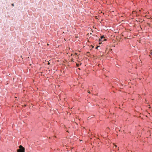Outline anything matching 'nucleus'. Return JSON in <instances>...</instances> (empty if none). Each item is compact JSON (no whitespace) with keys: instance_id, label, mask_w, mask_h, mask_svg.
Instances as JSON below:
<instances>
[{"instance_id":"1","label":"nucleus","mask_w":152,"mask_h":152,"mask_svg":"<svg viewBox=\"0 0 152 152\" xmlns=\"http://www.w3.org/2000/svg\"><path fill=\"white\" fill-rule=\"evenodd\" d=\"M19 149L17 150V152H25V148L20 145L19 146Z\"/></svg>"},{"instance_id":"2","label":"nucleus","mask_w":152,"mask_h":152,"mask_svg":"<svg viewBox=\"0 0 152 152\" xmlns=\"http://www.w3.org/2000/svg\"><path fill=\"white\" fill-rule=\"evenodd\" d=\"M104 38V35H103V36H101V39H99V42H100V41H101V39H103V38Z\"/></svg>"},{"instance_id":"3","label":"nucleus","mask_w":152,"mask_h":152,"mask_svg":"<svg viewBox=\"0 0 152 152\" xmlns=\"http://www.w3.org/2000/svg\"><path fill=\"white\" fill-rule=\"evenodd\" d=\"M99 46H96V49H98V47H99Z\"/></svg>"},{"instance_id":"4","label":"nucleus","mask_w":152,"mask_h":152,"mask_svg":"<svg viewBox=\"0 0 152 152\" xmlns=\"http://www.w3.org/2000/svg\"><path fill=\"white\" fill-rule=\"evenodd\" d=\"M12 6H14V4H12Z\"/></svg>"},{"instance_id":"5","label":"nucleus","mask_w":152,"mask_h":152,"mask_svg":"<svg viewBox=\"0 0 152 152\" xmlns=\"http://www.w3.org/2000/svg\"><path fill=\"white\" fill-rule=\"evenodd\" d=\"M77 66L78 67L79 66V64H77Z\"/></svg>"},{"instance_id":"6","label":"nucleus","mask_w":152,"mask_h":152,"mask_svg":"<svg viewBox=\"0 0 152 152\" xmlns=\"http://www.w3.org/2000/svg\"><path fill=\"white\" fill-rule=\"evenodd\" d=\"M151 54L152 55V50H151Z\"/></svg>"},{"instance_id":"7","label":"nucleus","mask_w":152,"mask_h":152,"mask_svg":"<svg viewBox=\"0 0 152 152\" xmlns=\"http://www.w3.org/2000/svg\"><path fill=\"white\" fill-rule=\"evenodd\" d=\"M88 92L89 93H90V91H88Z\"/></svg>"},{"instance_id":"8","label":"nucleus","mask_w":152,"mask_h":152,"mask_svg":"<svg viewBox=\"0 0 152 152\" xmlns=\"http://www.w3.org/2000/svg\"><path fill=\"white\" fill-rule=\"evenodd\" d=\"M115 148H116L117 147V145H115Z\"/></svg>"},{"instance_id":"9","label":"nucleus","mask_w":152,"mask_h":152,"mask_svg":"<svg viewBox=\"0 0 152 152\" xmlns=\"http://www.w3.org/2000/svg\"><path fill=\"white\" fill-rule=\"evenodd\" d=\"M101 43H102L101 42H99V44H101Z\"/></svg>"},{"instance_id":"10","label":"nucleus","mask_w":152,"mask_h":152,"mask_svg":"<svg viewBox=\"0 0 152 152\" xmlns=\"http://www.w3.org/2000/svg\"><path fill=\"white\" fill-rule=\"evenodd\" d=\"M106 39H104V41H106Z\"/></svg>"}]
</instances>
